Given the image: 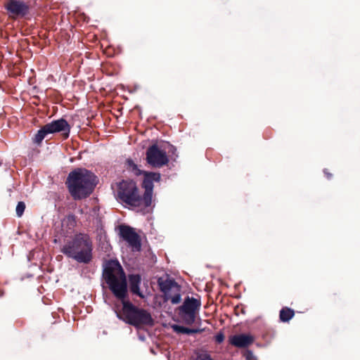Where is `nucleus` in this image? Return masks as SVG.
I'll return each instance as SVG.
<instances>
[{
	"mask_svg": "<svg viewBox=\"0 0 360 360\" xmlns=\"http://www.w3.org/2000/svg\"><path fill=\"white\" fill-rule=\"evenodd\" d=\"M172 328L173 330L177 333L189 334V328H188L179 325H173Z\"/></svg>",
	"mask_w": 360,
	"mask_h": 360,
	"instance_id": "obj_19",
	"label": "nucleus"
},
{
	"mask_svg": "<svg viewBox=\"0 0 360 360\" xmlns=\"http://www.w3.org/2000/svg\"><path fill=\"white\" fill-rule=\"evenodd\" d=\"M158 285L160 290L164 292L165 296L170 295V292L173 290H178L179 286L174 280L172 279H163L162 278L158 279Z\"/></svg>",
	"mask_w": 360,
	"mask_h": 360,
	"instance_id": "obj_13",
	"label": "nucleus"
},
{
	"mask_svg": "<svg viewBox=\"0 0 360 360\" xmlns=\"http://www.w3.org/2000/svg\"><path fill=\"white\" fill-rule=\"evenodd\" d=\"M146 160L154 167H161L168 162L166 152L160 150L156 145L149 147L146 151Z\"/></svg>",
	"mask_w": 360,
	"mask_h": 360,
	"instance_id": "obj_7",
	"label": "nucleus"
},
{
	"mask_svg": "<svg viewBox=\"0 0 360 360\" xmlns=\"http://www.w3.org/2000/svg\"><path fill=\"white\" fill-rule=\"evenodd\" d=\"M145 176L151 179V181H159L160 179V174L155 172H145Z\"/></svg>",
	"mask_w": 360,
	"mask_h": 360,
	"instance_id": "obj_21",
	"label": "nucleus"
},
{
	"mask_svg": "<svg viewBox=\"0 0 360 360\" xmlns=\"http://www.w3.org/2000/svg\"><path fill=\"white\" fill-rule=\"evenodd\" d=\"M50 134L49 131L46 129V125H44L41 129H39L37 134L34 137V142L39 144L43 141V139L46 137L47 134Z\"/></svg>",
	"mask_w": 360,
	"mask_h": 360,
	"instance_id": "obj_17",
	"label": "nucleus"
},
{
	"mask_svg": "<svg viewBox=\"0 0 360 360\" xmlns=\"http://www.w3.org/2000/svg\"><path fill=\"white\" fill-rule=\"evenodd\" d=\"M224 335L223 333H218L216 336H215V341L218 343H221L224 341Z\"/></svg>",
	"mask_w": 360,
	"mask_h": 360,
	"instance_id": "obj_22",
	"label": "nucleus"
},
{
	"mask_svg": "<svg viewBox=\"0 0 360 360\" xmlns=\"http://www.w3.org/2000/svg\"><path fill=\"white\" fill-rule=\"evenodd\" d=\"M200 307V302L194 297H188L180 307V316L187 325L193 324L195 321L196 314Z\"/></svg>",
	"mask_w": 360,
	"mask_h": 360,
	"instance_id": "obj_6",
	"label": "nucleus"
},
{
	"mask_svg": "<svg viewBox=\"0 0 360 360\" xmlns=\"http://www.w3.org/2000/svg\"><path fill=\"white\" fill-rule=\"evenodd\" d=\"M46 129L49 131L50 134L56 132H63L65 139L69 136L70 127L68 122L64 119L54 120L46 124Z\"/></svg>",
	"mask_w": 360,
	"mask_h": 360,
	"instance_id": "obj_10",
	"label": "nucleus"
},
{
	"mask_svg": "<svg viewBox=\"0 0 360 360\" xmlns=\"http://www.w3.org/2000/svg\"><path fill=\"white\" fill-rule=\"evenodd\" d=\"M117 188V197L122 202L133 207H143L142 196L134 181L123 180Z\"/></svg>",
	"mask_w": 360,
	"mask_h": 360,
	"instance_id": "obj_4",
	"label": "nucleus"
},
{
	"mask_svg": "<svg viewBox=\"0 0 360 360\" xmlns=\"http://www.w3.org/2000/svg\"><path fill=\"white\" fill-rule=\"evenodd\" d=\"M25 204L23 202H19L16 206V214L18 217H20L25 211Z\"/></svg>",
	"mask_w": 360,
	"mask_h": 360,
	"instance_id": "obj_20",
	"label": "nucleus"
},
{
	"mask_svg": "<svg viewBox=\"0 0 360 360\" xmlns=\"http://www.w3.org/2000/svg\"><path fill=\"white\" fill-rule=\"evenodd\" d=\"M180 291H181V288H180V286H179L178 290H173L172 292H170L169 295H167L165 296V299L170 300L173 304H179L181 300Z\"/></svg>",
	"mask_w": 360,
	"mask_h": 360,
	"instance_id": "obj_15",
	"label": "nucleus"
},
{
	"mask_svg": "<svg viewBox=\"0 0 360 360\" xmlns=\"http://www.w3.org/2000/svg\"><path fill=\"white\" fill-rule=\"evenodd\" d=\"M143 187L145 188V193L142 196L143 207H148L152 203L153 184L151 179L146 176L143 181Z\"/></svg>",
	"mask_w": 360,
	"mask_h": 360,
	"instance_id": "obj_12",
	"label": "nucleus"
},
{
	"mask_svg": "<svg viewBox=\"0 0 360 360\" xmlns=\"http://www.w3.org/2000/svg\"><path fill=\"white\" fill-rule=\"evenodd\" d=\"M293 316L294 311L289 308H283L280 311V319L283 322L288 321Z\"/></svg>",
	"mask_w": 360,
	"mask_h": 360,
	"instance_id": "obj_16",
	"label": "nucleus"
},
{
	"mask_svg": "<svg viewBox=\"0 0 360 360\" xmlns=\"http://www.w3.org/2000/svg\"><path fill=\"white\" fill-rule=\"evenodd\" d=\"M123 320L132 326L139 327L143 325H152L153 320L150 313L143 309H139L129 302H123Z\"/></svg>",
	"mask_w": 360,
	"mask_h": 360,
	"instance_id": "obj_5",
	"label": "nucleus"
},
{
	"mask_svg": "<svg viewBox=\"0 0 360 360\" xmlns=\"http://www.w3.org/2000/svg\"><path fill=\"white\" fill-rule=\"evenodd\" d=\"M121 237L127 242L133 250L139 251L141 249V241L139 235L134 229L127 226H121L120 228Z\"/></svg>",
	"mask_w": 360,
	"mask_h": 360,
	"instance_id": "obj_9",
	"label": "nucleus"
},
{
	"mask_svg": "<svg viewBox=\"0 0 360 360\" xmlns=\"http://www.w3.org/2000/svg\"><path fill=\"white\" fill-rule=\"evenodd\" d=\"M127 169L134 173L135 175L139 176L142 172L141 169L138 168V166L131 160H127Z\"/></svg>",
	"mask_w": 360,
	"mask_h": 360,
	"instance_id": "obj_18",
	"label": "nucleus"
},
{
	"mask_svg": "<svg viewBox=\"0 0 360 360\" xmlns=\"http://www.w3.org/2000/svg\"><path fill=\"white\" fill-rule=\"evenodd\" d=\"M129 285H130V289L131 291L137 295L141 298L144 297V295L143 293L140 291L139 289V285L141 283V276L138 274L136 275H131L129 276Z\"/></svg>",
	"mask_w": 360,
	"mask_h": 360,
	"instance_id": "obj_14",
	"label": "nucleus"
},
{
	"mask_svg": "<svg viewBox=\"0 0 360 360\" xmlns=\"http://www.w3.org/2000/svg\"><path fill=\"white\" fill-rule=\"evenodd\" d=\"M5 8L9 17L15 19L25 16L29 13V5L22 0H8Z\"/></svg>",
	"mask_w": 360,
	"mask_h": 360,
	"instance_id": "obj_8",
	"label": "nucleus"
},
{
	"mask_svg": "<svg viewBox=\"0 0 360 360\" xmlns=\"http://www.w3.org/2000/svg\"><path fill=\"white\" fill-rule=\"evenodd\" d=\"M201 329H190L189 328V334L198 333L202 332Z\"/></svg>",
	"mask_w": 360,
	"mask_h": 360,
	"instance_id": "obj_24",
	"label": "nucleus"
},
{
	"mask_svg": "<svg viewBox=\"0 0 360 360\" xmlns=\"http://www.w3.org/2000/svg\"><path fill=\"white\" fill-rule=\"evenodd\" d=\"M255 338L250 334H238L230 337L229 342L232 345L238 348H245L253 343Z\"/></svg>",
	"mask_w": 360,
	"mask_h": 360,
	"instance_id": "obj_11",
	"label": "nucleus"
},
{
	"mask_svg": "<svg viewBox=\"0 0 360 360\" xmlns=\"http://www.w3.org/2000/svg\"><path fill=\"white\" fill-rule=\"evenodd\" d=\"M93 243L90 237L84 233L75 236L62 248V252L79 263L88 264L92 259Z\"/></svg>",
	"mask_w": 360,
	"mask_h": 360,
	"instance_id": "obj_2",
	"label": "nucleus"
},
{
	"mask_svg": "<svg viewBox=\"0 0 360 360\" xmlns=\"http://www.w3.org/2000/svg\"><path fill=\"white\" fill-rule=\"evenodd\" d=\"M103 277L114 295L123 300L127 294V284L125 274L120 263L115 260L107 262Z\"/></svg>",
	"mask_w": 360,
	"mask_h": 360,
	"instance_id": "obj_3",
	"label": "nucleus"
},
{
	"mask_svg": "<svg viewBox=\"0 0 360 360\" xmlns=\"http://www.w3.org/2000/svg\"><path fill=\"white\" fill-rule=\"evenodd\" d=\"M66 184L72 198L80 200L92 193L96 184V177L86 169L77 168L68 174Z\"/></svg>",
	"mask_w": 360,
	"mask_h": 360,
	"instance_id": "obj_1",
	"label": "nucleus"
},
{
	"mask_svg": "<svg viewBox=\"0 0 360 360\" xmlns=\"http://www.w3.org/2000/svg\"><path fill=\"white\" fill-rule=\"evenodd\" d=\"M245 358L247 360H252V359H254L252 352L250 351H248L245 354Z\"/></svg>",
	"mask_w": 360,
	"mask_h": 360,
	"instance_id": "obj_23",
	"label": "nucleus"
}]
</instances>
